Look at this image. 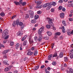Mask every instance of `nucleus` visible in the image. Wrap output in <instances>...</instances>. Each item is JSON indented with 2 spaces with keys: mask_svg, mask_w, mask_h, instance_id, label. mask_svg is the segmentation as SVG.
<instances>
[{
  "mask_svg": "<svg viewBox=\"0 0 73 73\" xmlns=\"http://www.w3.org/2000/svg\"><path fill=\"white\" fill-rule=\"evenodd\" d=\"M48 23L50 25V26H51L52 27L53 26V22H52V19L51 18H48Z\"/></svg>",
  "mask_w": 73,
  "mask_h": 73,
  "instance_id": "obj_1",
  "label": "nucleus"
},
{
  "mask_svg": "<svg viewBox=\"0 0 73 73\" xmlns=\"http://www.w3.org/2000/svg\"><path fill=\"white\" fill-rule=\"evenodd\" d=\"M2 35L5 36H9L8 30L7 29L5 30L3 32Z\"/></svg>",
  "mask_w": 73,
  "mask_h": 73,
  "instance_id": "obj_2",
  "label": "nucleus"
},
{
  "mask_svg": "<svg viewBox=\"0 0 73 73\" xmlns=\"http://www.w3.org/2000/svg\"><path fill=\"white\" fill-rule=\"evenodd\" d=\"M44 29V27H42L38 30V33L39 35H41L42 33V32H43V30Z\"/></svg>",
  "mask_w": 73,
  "mask_h": 73,
  "instance_id": "obj_3",
  "label": "nucleus"
},
{
  "mask_svg": "<svg viewBox=\"0 0 73 73\" xmlns=\"http://www.w3.org/2000/svg\"><path fill=\"white\" fill-rule=\"evenodd\" d=\"M29 12L30 17L31 18H33V17L34 12L32 10H30Z\"/></svg>",
  "mask_w": 73,
  "mask_h": 73,
  "instance_id": "obj_4",
  "label": "nucleus"
},
{
  "mask_svg": "<svg viewBox=\"0 0 73 73\" xmlns=\"http://www.w3.org/2000/svg\"><path fill=\"white\" fill-rule=\"evenodd\" d=\"M29 41L30 44H32L34 42H33V40L31 38H29Z\"/></svg>",
  "mask_w": 73,
  "mask_h": 73,
  "instance_id": "obj_5",
  "label": "nucleus"
},
{
  "mask_svg": "<svg viewBox=\"0 0 73 73\" xmlns=\"http://www.w3.org/2000/svg\"><path fill=\"white\" fill-rule=\"evenodd\" d=\"M56 4H57V3L54 2H52L50 3V5H53V6H55Z\"/></svg>",
  "mask_w": 73,
  "mask_h": 73,
  "instance_id": "obj_6",
  "label": "nucleus"
},
{
  "mask_svg": "<svg viewBox=\"0 0 73 73\" xmlns=\"http://www.w3.org/2000/svg\"><path fill=\"white\" fill-rule=\"evenodd\" d=\"M34 52H31V51H29L27 53V55H28V56H31L33 54Z\"/></svg>",
  "mask_w": 73,
  "mask_h": 73,
  "instance_id": "obj_7",
  "label": "nucleus"
},
{
  "mask_svg": "<svg viewBox=\"0 0 73 73\" xmlns=\"http://www.w3.org/2000/svg\"><path fill=\"white\" fill-rule=\"evenodd\" d=\"M65 16V14L63 13H60V17L62 19H63L64 18Z\"/></svg>",
  "mask_w": 73,
  "mask_h": 73,
  "instance_id": "obj_8",
  "label": "nucleus"
},
{
  "mask_svg": "<svg viewBox=\"0 0 73 73\" xmlns=\"http://www.w3.org/2000/svg\"><path fill=\"white\" fill-rule=\"evenodd\" d=\"M49 5H50V3H47L46 4H44L43 5L42 7H43V8H46V7H47L48 6H49Z\"/></svg>",
  "mask_w": 73,
  "mask_h": 73,
  "instance_id": "obj_9",
  "label": "nucleus"
},
{
  "mask_svg": "<svg viewBox=\"0 0 73 73\" xmlns=\"http://www.w3.org/2000/svg\"><path fill=\"white\" fill-rule=\"evenodd\" d=\"M67 72L68 73H73V69L72 68H70L69 70V71L67 70Z\"/></svg>",
  "mask_w": 73,
  "mask_h": 73,
  "instance_id": "obj_10",
  "label": "nucleus"
},
{
  "mask_svg": "<svg viewBox=\"0 0 73 73\" xmlns=\"http://www.w3.org/2000/svg\"><path fill=\"white\" fill-rule=\"evenodd\" d=\"M43 6L42 5H40L36 7V9H40V8H42V7Z\"/></svg>",
  "mask_w": 73,
  "mask_h": 73,
  "instance_id": "obj_11",
  "label": "nucleus"
},
{
  "mask_svg": "<svg viewBox=\"0 0 73 73\" xmlns=\"http://www.w3.org/2000/svg\"><path fill=\"white\" fill-rule=\"evenodd\" d=\"M52 56H53L52 54L49 55L48 56V60H51V58L52 57Z\"/></svg>",
  "mask_w": 73,
  "mask_h": 73,
  "instance_id": "obj_12",
  "label": "nucleus"
},
{
  "mask_svg": "<svg viewBox=\"0 0 73 73\" xmlns=\"http://www.w3.org/2000/svg\"><path fill=\"white\" fill-rule=\"evenodd\" d=\"M66 32L68 34V36H70V30L68 29L67 30Z\"/></svg>",
  "mask_w": 73,
  "mask_h": 73,
  "instance_id": "obj_13",
  "label": "nucleus"
},
{
  "mask_svg": "<svg viewBox=\"0 0 73 73\" xmlns=\"http://www.w3.org/2000/svg\"><path fill=\"white\" fill-rule=\"evenodd\" d=\"M46 33L49 36H52V33L48 31L46 32Z\"/></svg>",
  "mask_w": 73,
  "mask_h": 73,
  "instance_id": "obj_14",
  "label": "nucleus"
},
{
  "mask_svg": "<svg viewBox=\"0 0 73 73\" xmlns=\"http://www.w3.org/2000/svg\"><path fill=\"white\" fill-rule=\"evenodd\" d=\"M62 57H63V53L61 52H60L59 54V57H60V58H62Z\"/></svg>",
  "mask_w": 73,
  "mask_h": 73,
  "instance_id": "obj_15",
  "label": "nucleus"
},
{
  "mask_svg": "<svg viewBox=\"0 0 73 73\" xmlns=\"http://www.w3.org/2000/svg\"><path fill=\"white\" fill-rule=\"evenodd\" d=\"M39 68V66H35L34 67V70H37V69H38Z\"/></svg>",
  "mask_w": 73,
  "mask_h": 73,
  "instance_id": "obj_16",
  "label": "nucleus"
},
{
  "mask_svg": "<svg viewBox=\"0 0 73 73\" xmlns=\"http://www.w3.org/2000/svg\"><path fill=\"white\" fill-rule=\"evenodd\" d=\"M64 61L65 62H67L68 61V57H64Z\"/></svg>",
  "mask_w": 73,
  "mask_h": 73,
  "instance_id": "obj_17",
  "label": "nucleus"
},
{
  "mask_svg": "<svg viewBox=\"0 0 73 73\" xmlns=\"http://www.w3.org/2000/svg\"><path fill=\"white\" fill-rule=\"evenodd\" d=\"M26 38H27V35H25L22 38L21 41H24V40H25V39H26Z\"/></svg>",
  "mask_w": 73,
  "mask_h": 73,
  "instance_id": "obj_18",
  "label": "nucleus"
},
{
  "mask_svg": "<svg viewBox=\"0 0 73 73\" xmlns=\"http://www.w3.org/2000/svg\"><path fill=\"white\" fill-rule=\"evenodd\" d=\"M9 66L8 67H7L5 68V72H7V71H9Z\"/></svg>",
  "mask_w": 73,
  "mask_h": 73,
  "instance_id": "obj_19",
  "label": "nucleus"
},
{
  "mask_svg": "<svg viewBox=\"0 0 73 73\" xmlns=\"http://www.w3.org/2000/svg\"><path fill=\"white\" fill-rule=\"evenodd\" d=\"M3 63L4 64H5V65H9V64L7 62V61L4 60L3 62Z\"/></svg>",
  "mask_w": 73,
  "mask_h": 73,
  "instance_id": "obj_20",
  "label": "nucleus"
},
{
  "mask_svg": "<svg viewBox=\"0 0 73 73\" xmlns=\"http://www.w3.org/2000/svg\"><path fill=\"white\" fill-rule=\"evenodd\" d=\"M70 56L71 58V59H72L73 58V53H71V52L70 53Z\"/></svg>",
  "mask_w": 73,
  "mask_h": 73,
  "instance_id": "obj_21",
  "label": "nucleus"
},
{
  "mask_svg": "<svg viewBox=\"0 0 73 73\" xmlns=\"http://www.w3.org/2000/svg\"><path fill=\"white\" fill-rule=\"evenodd\" d=\"M1 16H2V17H3V16H5V14L3 12H2L0 13V14Z\"/></svg>",
  "mask_w": 73,
  "mask_h": 73,
  "instance_id": "obj_22",
  "label": "nucleus"
},
{
  "mask_svg": "<svg viewBox=\"0 0 73 73\" xmlns=\"http://www.w3.org/2000/svg\"><path fill=\"white\" fill-rule=\"evenodd\" d=\"M27 40H25L23 43V45L24 46H25L26 45H27Z\"/></svg>",
  "mask_w": 73,
  "mask_h": 73,
  "instance_id": "obj_23",
  "label": "nucleus"
},
{
  "mask_svg": "<svg viewBox=\"0 0 73 73\" xmlns=\"http://www.w3.org/2000/svg\"><path fill=\"white\" fill-rule=\"evenodd\" d=\"M8 52H9V49L5 50L3 52V53L4 54H5V53H8Z\"/></svg>",
  "mask_w": 73,
  "mask_h": 73,
  "instance_id": "obj_24",
  "label": "nucleus"
},
{
  "mask_svg": "<svg viewBox=\"0 0 73 73\" xmlns=\"http://www.w3.org/2000/svg\"><path fill=\"white\" fill-rule=\"evenodd\" d=\"M62 23L64 26H66V24L65 23V21H62Z\"/></svg>",
  "mask_w": 73,
  "mask_h": 73,
  "instance_id": "obj_25",
  "label": "nucleus"
},
{
  "mask_svg": "<svg viewBox=\"0 0 73 73\" xmlns=\"http://www.w3.org/2000/svg\"><path fill=\"white\" fill-rule=\"evenodd\" d=\"M27 4V3L26 2H22V6H25Z\"/></svg>",
  "mask_w": 73,
  "mask_h": 73,
  "instance_id": "obj_26",
  "label": "nucleus"
},
{
  "mask_svg": "<svg viewBox=\"0 0 73 73\" xmlns=\"http://www.w3.org/2000/svg\"><path fill=\"white\" fill-rule=\"evenodd\" d=\"M20 21V20L19 19H17V20L16 21V23H17V25H18L19 24V22Z\"/></svg>",
  "mask_w": 73,
  "mask_h": 73,
  "instance_id": "obj_27",
  "label": "nucleus"
},
{
  "mask_svg": "<svg viewBox=\"0 0 73 73\" xmlns=\"http://www.w3.org/2000/svg\"><path fill=\"white\" fill-rule=\"evenodd\" d=\"M16 24H17V23H16V22L14 21L13 22V23L12 24L13 26L14 27H15Z\"/></svg>",
  "mask_w": 73,
  "mask_h": 73,
  "instance_id": "obj_28",
  "label": "nucleus"
},
{
  "mask_svg": "<svg viewBox=\"0 0 73 73\" xmlns=\"http://www.w3.org/2000/svg\"><path fill=\"white\" fill-rule=\"evenodd\" d=\"M18 35H19V36H22V35H23V33H21V32H19L18 33Z\"/></svg>",
  "mask_w": 73,
  "mask_h": 73,
  "instance_id": "obj_29",
  "label": "nucleus"
},
{
  "mask_svg": "<svg viewBox=\"0 0 73 73\" xmlns=\"http://www.w3.org/2000/svg\"><path fill=\"white\" fill-rule=\"evenodd\" d=\"M57 56V53H55L53 55V57H56Z\"/></svg>",
  "mask_w": 73,
  "mask_h": 73,
  "instance_id": "obj_30",
  "label": "nucleus"
},
{
  "mask_svg": "<svg viewBox=\"0 0 73 73\" xmlns=\"http://www.w3.org/2000/svg\"><path fill=\"white\" fill-rule=\"evenodd\" d=\"M31 23H36V21L35 20H32L31 21Z\"/></svg>",
  "mask_w": 73,
  "mask_h": 73,
  "instance_id": "obj_31",
  "label": "nucleus"
},
{
  "mask_svg": "<svg viewBox=\"0 0 73 73\" xmlns=\"http://www.w3.org/2000/svg\"><path fill=\"white\" fill-rule=\"evenodd\" d=\"M38 52L37 51H35L34 52V56H36L38 54Z\"/></svg>",
  "mask_w": 73,
  "mask_h": 73,
  "instance_id": "obj_32",
  "label": "nucleus"
},
{
  "mask_svg": "<svg viewBox=\"0 0 73 73\" xmlns=\"http://www.w3.org/2000/svg\"><path fill=\"white\" fill-rule=\"evenodd\" d=\"M44 38L45 40H48L49 39V37L48 36H46L44 37Z\"/></svg>",
  "mask_w": 73,
  "mask_h": 73,
  "instance_id": "obj_33",
  "label": "nucleus"
},
{
  "mask_svg": "<svg viewBox=\"0 0 73 73\" xmlns=\"http://www.w3.org/2000/svg\"><path fill=\"white\" fill-rule=\"evenodd\" d=\"M38 17H39V16L37 15H36L35 16V19H38Z\"/></svg>",
  "mask_w": 73,
  "mask_h": 73,
  "instance_id": "obj_34",
  "label": "nucleus"
},
{
  "mask_svg": "<svg viewBox=\"0 0 73 73\" xmlns=\"http://www.w3.org/2000/svg\"><path fill=\"white\" fill-rule=\"evenodd\" d=\"M29 17V15H28L27 14H26V16H25V19H27Z\"/></svg>",
  "mask_w": 73,
  "mask_h": 73,
  "instance_id": "obj_35",
  "label": "nucleus"
},
{
  "mask_svg": "<svg viewBox=\"0 0 73 73\" xmlns=\"http://www.w3.org/2000/svg\"><path fill=\"white\" fill-rule=\"evenodd\" d=\"M46 28H48V29H49V28H50V26L49 25H46Z\"/></svg>",
  "mask_w": 73,
  "mask_h": 73,
  "instance_id": "obj_36",
  "label": "nucleus"
},
{
  "mask_svg": "<svg viewBox=\"0 0 73 73\" xmlns=\"http://www.w3.org/2000/svg\"><path fill=\"white\" fill-rule=\"evenodd\" d=\"M34 40L35 41H38V38L37 36H35Z\"/></svg>",
  "mask_w": 73,
  "mask_h": 73,
  "instance_id": "obj_37",
  "label": "nucleus"
},
{
  "mask_svg": "<svg viewBox=\"0 0 73 73\" xmlns=\"http://www.w3.org/2000/svg\"><path fill=\"white\" fill-rule=\"evenodd\" d=\"M14 3H15V5H19V2H17L15 1L14 2Z\"/></svg>",
  "mask_w": 73,
  "mask_h": 73,
  "instance_id": "obj_38",
  "label": "nucleus"
},
{
  "mask_svg": "<svg viewBox=\"0 0 73 73\" xmlns=\"http://www.w3.org/2000/svg\"><path fill=\"white\" fill-rule=\"evenodd\" d=\"M56 35H58V36H60L61 35V33L59 32H57L56 33Z\"/></svg>",
  "mask_w": 73,
  "mask_h": 73,
  "instance_id": "obj_39",
  "label": "nucleus"
},
{
  "mask_svg": "<svg viewBox=\"0 0 73 73\" xmlns=\"http://www.w3.org/2000/svg\"><path fill=\"white\" fill-rule=\"evenodd\" d=\"M52 64L53 65H56V61L53 62L52 63Z\"/></svg>",
  "mask_w": 73,
  "mask_h": 73,
  "instance_id": "obj_40",
  "label": "nucleus"
},
{
  "mask_svg": "<svg viewBox=\"0 0 73 73\" xmlns=\"http://www.w3.org/2000/svg\"><path fill=\"white\" fill-rule=\"evenodd\" d=\"M14 44V42H11L10 43V45L11 46H13V45Z\"/></svg>",
  "mask_w": 73,
  "mask_h": 73,
  "instance_id": "obj_41",
  "label": "nucleus"
},
{
  "mask_svg": "<svg viewBox=\"0 0 73 73\" xmlns=\"http://www.w3.org/2000/svg\"><path fill=\"white\" fill-rule=\"evenodd\" d=\"M19 3V5H20L21 4H22V0H20L19 2H18Z\"/></svg>",
  "mask_w": 73,
  "mask_h": 73,
  "instance_id": "obj_42",
  "label": "nucleus"
},
{
  "mask_svg": "<svg viewBox=\"0 0 73 73\" xmlns=\"http://www.w3.org/2000/svg\"><path fill=\"white\" fill-rule=\"evenodd\" d=\"M23 23L22 22H20L19 23V25L20 26H22V25H23Z\"/></svg>",
  "mask_w": 73,
  "mask_h": 73,
  "instance_id": "obj_43",
  "label": "nucleus"
},
{
  "mask_svg": "<svg viewBox=\"0 0 73 73\" xmlns=\"http://www.w3.org/2000/svg\"><path fill=\"white\" fill-rule=\"evenodd\" d=\"M51 7V5H49V6L47 8V9H50V8Z\"/></svg>",
  "mask_w": 73,
  "mask_h": 73,
  "instance_id": "obj_44",
  "label": "nucleus"
},
{
  "mask_svg": "<svg viewBox=\"0 0 73 73\" xmlns=\"http://www.w3.org/2000/svg\"><path fill=\"white\" fill-rule=\"evenodd\" d=\"M62 9V7L61 6H60L59 7L58 9L59 10H61Z\"/></svg>",
  "mask_w": 73,
  "mask_h": 73,
  "instance_id": "obj_45",
  "label": "nucleus"
},
{
  "mask_svg": "<svg viewBox=\"0 0 73 73\" xmlns=\"http://www.w3.org/2000/svg\"><path fill=\"white\" fill-rule=\"evenodd\" d=\"M38 40L39 41V42H41V40H42V38H39L38 39Z\"/></svg>",
  "mask_w": 73,
  "mask_h": 73,
  "instance_id": "obj_46",
  "label": "nucleus"
},
{
  "mask_svg": "<svg viewBox=\"0 0 73 73\" xmlns=\"http://www.w3.org/2000/svg\"><path fill=\"white\" fill-rule=\"evenodd\" d=\"M62 10L63 12H65L66 10V9H65V8L63 7V8H62Z\"/></svg>",
  "mask_w": 73,
  "mask_h": 73,
  "instance_id": "obj_47",
  "label": "nucleus"
},
{
  "mask_svg": "<svg viewBox=\"0 0 73 73\" xmlns=\"http://www.w3.org/2000/svg\"><path fill=\"white\" fill-rule=\"evenodd\" d=\"M45 72L46 73H50V72L49 71H48V70L47 69L45 70Z\"/></svg>",
  "mask_w": 73,
  "mask_h": 73,
  "instance_id": "obj_48",
  "label": "nucleus"
},
{
  "mask_svg": "<svg viewBox=\"0 0 73 73\" xmlns=\"http://www.w3.org/2000/svg\"><path fill=\"white\" fill-rule=\"evenodd\" d=\"M39 37L40 38H42V35H41V34H39Z\"/></svg>",
  "mask_w": 73,
  "mask_h": 73,
  "instance_id": "obj_49",
  "label": "nucleus"
},
{
  "mask_svg": "<svg viewBox=\"0 0 73 73\" xmlns=\"http://www.w3.org/2000/svg\"><path fill=\"white\" fill-rule=\"evenodd\" d=\"M37 13L38 14H39V15H40L41 13V11H38L37 12Z\"/></svg>",
  "mask_w": 73,
  "mask_h": 73,
  "instance_id": "obj_50",
  "label": "nucleus"
},
{
  "mask_svg": "<svg viewBox=\"0 0 73 73\" xmlns=\"http://www.w3.org/2000/svg\"><path fill=\"white\" fill-rule=\"evenodd\" d=\"M0 46H1V47H2V48H5V46H4V45H3L2 44H1L0 45Z\"/></svg>",
  "mask_w": 73,
  "mask_h": 73,
  "instance_id": "obj_51",
  "label": "nucleus"
},
{
  "mask_svg": "<svg viewBox=\"0 0 73 73\" xmlns=\"http://www.w3.org/2000/svg\"><path fill=\"white\" fill-rule=\"evenodd\" d=\"M73 6V5H72V4L71 3L70 4H69L68 5V7H71Z\"/></svg>",
  "mask_w": 73,
  "mask_h": 73,
  "instance_id": "obj_52",
  "label": "nucleus"
},
{
  "mask_svg": "<svg viewBox=\"0 0 73 73\" xmlns=\"http://www.w3.org/2000/svg\"><path fill=\"white\" fill-rule=\"evenodd\" d=\"M19 45H20V44H19V43H17L16 44V45L15 46H16L18 47H19Z\"/></svg>",
  "mask_w": 73,
  "mask_h": 73,
  "instance_id": "obj_53",
  "label": "nucleus"
},
{
  "mask_svg": "<svg viewBox=\"0 0 73 73\" xmlns=\"http://www.w3.org/2000/svg\"><path fill=\"white\" fill-rule=\"evenodd\" d=\"M42 3V2L40 1H38V5H40V4H41Z\"/></svg>",
  "mask_w": 73,
  "mask_h": 73,
  "instance_id": "obj_54",
  "label": "nucleus"
},
{
  "mask_svg": "<svg viewBox=\"0 0 73 73\" xmlns=\"http://www.w3.org/2000/svg\"><path fill=\"white\" fill-rule=\"evenodd\" d=\"M51 11L52 12H54V9H51Z\"/></svg>",
  "mask_w": 73,
  "mask_h": 73,
  "instance_id": "obj_55",
  "label": "nucleus"
},
{
  "mask_svg": "<svg viewBox=\"0 0 73 73\" xmlns=\"http://www.w3.org/2000/svg\"><path fill=\"white\" fill-rule=\"evenodd\" d=\"M35 3H37L38 4V0H35Z\"/></svg>",
  "mask_w": 73,
  "mask_h": 73,
  "instance_id": "obj_56",
  "label": "nucleus"
},
{
  "mask_svg": "<svg viewBox=\"0 0 73 73\" xmlns=\"http://www.w3.org/2000/svg\"><path fill=\"white\" fill-rule=\"evenodd\" d=\"M6 37L4 39H8V38H9V37H8V36H5Z\"/></svg>",
  "mask_w": 73,
  "mask_h": 73,
  "instance_id": "obj_57",
  "label": "nucleus"
},
{
  "mask_svg": "<svg viewBox=\"0 0 73 73\" xmlns=\"http://www.w3.org/2000/svg\"><path fill=\"white\" fill-rule=\"evenodd\" d=\"M69 20L70 21H73V19L72 18H69Z\"/></svg>",
  "mask_w": 73,
  "mask_h": 73,
  "instance_id": "obj_58",
  "label": "nucleus"
},
{
  "mask_svg": "<svg viewBox=\"0 0 73 73\" xmlns=\"http://www.w3.org/2000/svg\"><path fill=\"white\" fill-rule=\"evenodd\" d=\"M58 2L59 3H62V0H59Z\"/></svg>",
  "mask_w": 73,
  "mask_h": 73,
  "instance_id": "obj_59",
  "label": "nucleus"
},
{
  "mask_svg": "<svg viewBox=\"0 0 73 73\" xmlns=\"http://www.w3.org/2000/svg\"><path fill=\"white\" fill-rule=\"evenodd\" d=\"M35 50V47H33L31 48V50Z\"/></svg>",
  "mask_w": 73,
  "mask_h": 73,
  "instance_id": "obj_60",
  "label": "nucleus"
},
{
  "mask_svg": "<svg viewBox=\"0 0 73 73\" xmlns=\"http://www.w3.org/2000/svg\"><path fill=\"white\" fill-rule=\"evenodd\" d=\"M44 67H45V65H42L41 67H40V68H41V69L42 68H44Z\"/></svg>",
  "mask_w": 73,
  "mask_h": 73,
  "instance_id": "obj_61",
  "label": "nucleus"
},
{
  "mask_svg": "<svg viewBox=\"0 0 73 73\" xmlns=\"http://www.w3.org/2000/svg\"><path fill=\"white\" fill-rule=\"evenodd\" d=\"M16 17V15H14L11 17L12 19H13Z\"/></svg>",
  "mask_w": 73,
  "mask_h": 73,
  "instance_id": "obj_62",
  "label": "nucleus"
},
{
  "mask_svg": "<svg viewBox=\"0 0 73 73\" xmlns=\"http://www.w3.org/2000/svg\"><path fill=\"white\" fill-rule=\"evenodd\" d=\"M70 53H73V49H72L70 51Z\"/></svg>",
  "mask_w": 73,
  "mask_h": 73,
  "instance_id": "obj_63",
  "label": "nucleus"
},
{
  "mask_svg": "<svg viewBox=\"0 0 73 73\" xmlns=\"http://www.w3.org/2000/svg\"><path fill=\"white\" fill-rule=\"evenodd\" d=\"M70 35H73V30H72L71 32L70 33Z\"/></svg>",
  "mask_w": 73,
  "mask_h": 73,
  "instance_id": "obj_64",
  "label": "nucleus"
}]
</instances>
